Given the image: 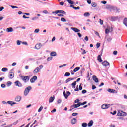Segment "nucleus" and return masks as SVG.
<instances>
[{
  "instance_id": "nucleus-1",
  "label": "nucleus",
  "mask_w": 127,
  "mask_h": 127,
  "mask_svg": "<svg viewBox=\"0 0 127 127\" xmlns=\"http://www.w3.org/2000/svg\"><path fill=\"white\" fill-rule=\"evenodd\" d=\"M86 104H87V101H85L82 103L79 102L77 104H74L71 107L70 111H75V110H76V108H78V107H80L81 105L84 106V105H86Z\"/></svg>"
},
{
  "instance_id": "nucleus-2",
  "label": "nucleus",
  "mask_w": 127,
  "mask_h": 127,
  "mask_svg": "<svg viewBox=\"0 0 127 127\" xmlns=\"http://www.w3.org/2000/svg\"><path fill=\"white\" fill-rule=\"evenodd\" d=\"M43 68V65H39V67H36L33 71V74H37V73L40 72L41 69Z\"/></svg>"
},
{
  "instance_id": "nucleus-3",
  "label": "nucleus",
  "mask_w": 127,
  "mask_h": 127,
  "mask_svg": "<svg viewBox=\"0 0 127 127\" xmlns=\"http://www.w3.org/2000/svg\"><path fill=\"white\" fill-rule=\"evenodd\" d=\"M31 89H32L31 86H28V87L26 88L24 91V95L25 96H27V95L29 94V92H30Z\"/></svg>"
},
{
  "instance_id": "nucleus-4",
  "label": "nucleus",
  "mask_w": 127,
  "mask_h": 127,
  "mask_svg": "<svg viewBox=\"0 0 127 127\" xmlns=\"http://www.w3.org/2000/svg\"><path fill=\"white\" fill-rule=\"evenodd\" d=\"M105 8L109 10V11H112V10H114L115 7L111 6V5H106Z\"/></svg>"
},
{
  "instance_id": "nucleus-5",
  "label": "nucleus",
  "mask_w": 127,
  "mask_h": 127,
  "mask_svg": "<svg viewBox=\"0 0 127 127\" xmlns=\"http://www.w3.org/2000/svg\"><path fill=\"white\" fill-rule=\"evenodd\" d=\"M21 79L24 81V83H27L29 81V76H21Z\"/></svg>"
},
{
  "instance_id": "nucleus-6",
  "label": "nucleus",
  "mask_w": 127,
  "mask_h": 127,
  "mask_svg": "<svg viewBox=\"0 0 127 127\" xmlns=\"http://www.w3.org/2000/svg\"><path fill=\"white\" fill-rule=\"evenodd\" d=\"M102 64L103 65V66H104V67H110V63H109L108 61H104V62H103L102 63Z\"/></svg>"
},
{
  "instance_id": "nucleus-7",
  "label": "nucleus",
  "mask_w": 127,
  "mask_h": 127,
  "mask_svg": "<svg viewBox=\"0 0 127 127\" xmlns=\"http://www.w3.org/2000/svg\"><path fill=\"white\" fill-rule=\"evenodd\" d=\"M117 116L119 117H125V116H127V113L125 112H118L117 113Z\"/></svg>"
},
{
  "instance_id": "nucleus-8",
  "label": "nucleus",
  "mask_w": 127,
  "mask_h": 127,
  "mask_svg": "<svg viewBox=\"0 0 127 127\" xmlns=\"http://www.w3.org/2000/svg\"><path fill=\"white\" fill-rule=\"evenodd\" d=\"M110 107H111V104H104L101 106L102 109H108V108H110Z\"/></svg>"
},
{
  "instance_id": "nucleus-9",
  "label": "nucleus",
  "mask_w": 127,
  "mask_h": 127,
  "mask_svg": "<svg viewBox=\"0 0 127 127\" xmlns=\"http://www.w3.org/2000/svg\"><path fill=\"white\" fill-rule=\"evenodd\" d=\"M37 80V76H34L31 79H30V82L32 83H35V81Z\"/></svg>"
},
{
  "instance_id": "nucleus-10",
  "label": "nucleus",
  "mask_w": 127,
  "mask_h": 127,
  "mask_svg": "<svg viewBox=\"0 0 127 127\" xmlns=\"http://www.w3.org/2000/svg\"><path fill=\"white\" fill-rule=\"evenodd\" d=\"M64 96L65 97V99H68V96H70L71 95V92H70L69 91H67L66 94V93H65V91H64Z\"/></svg>"
},
{
  "instance_id": "nucleus-11",
  "label": "nucleus",
  "mask_w": 127,
  "mask_h": 127,
  "mask_svg": "<svg viewBox=\"0 0 127 127\" xmlns=\"http://www.w3.org/2000/svg\"><path fill=\"white\" fill-rule=\"evenodd\" d=\"M15 86L19 87H22V84H21V83H20V82H19V81L15 82Z\"/></svg>"
},
{
  "instance_id": "nucleus-12",
  "label": "nucleus",
  "mask_w": 127,
  "mask_h": 127,
  "mask_svg": "<svg viewBox=\"0 0 127 127\" xmlns=\"http://www.w3.org/2000/svg\"><path fill=\"white\" fill-rule=\"evenodd\" d=\"M56 14H58V13H62V14H66V12L62 10H56Z\"/></svg>"
},
{
  "instance_id": "nucleus-13",
  "label": "nucleus",
  "mask_w": 127,
  "mask_h": 127,
  "mask_svg": "<svg viewBox=\"0 0 127 127\" xmlns=\"http://www.w3.org/2000/svg\"><path fill=\"white\" fill-rule=\"evenodd\" d=\"M93 80L95 82V83H99V79L97 78V76L93 75L92 77Z\"/></svg>"
},
{
  "instance_id": "nucleus-14",
  "label": "nucleus",
  "mask_w": 127,
  "mask_h": 127,
  "mask_svg": "<svg viewBox=\"0 0 127 127\" xmlns=\"http://www.w3.org/2000/svg\"><path fill=\"white\" fill-rule=\"evenodd\" d=\"M71 29L72 30H73V31H74V32H76V33L80 32V30H79V29H78L77 28L71 27Z\"/></svg>"
},
{
  "instance_id": "nucleus-15",
  "label": "nucleus",
  "mask_w": 127,
  "mask_h": 127,
  "mask_svg": "<svg viewBox=\"0 0 127 127\" xmlns=\"http://www.w3.org/2000/svg\"><path fill=\"white\" fill-rule=\"evenodd\" d=\"M9 79H12L14 77V73H13L12 72H11L9 73V76H8Z\"/></svg>"
},
{
  "instance_id": "nucleus-16",
  "label": "nucleus",
  "mask_w": 127,
  "mask_h": 127,
  "mask_svg": "<svg viewBox=\"0 0 127 127\" xmlns=\"http://www.w3.org/2000/svg\"><path fill=\"white\" fill-rule=\"evenodd\" d=\"M7 103L8 104V105H10L11 106H13V105H15L16 104V103L15 102L12 101H8Z\"/></svg>"
},
{
  "instance_id": "nucleus-17",
  "label": "nucleus",
  "mask_w": 127,
  "mask_h": 127,
  "mask_svg": "<svg viewBox=\"0 0 127 127\" xmlns=\"http://www.w3.org/2000/svg\"><path fill=\"white\" fill-rule=\"evenodd\" d=\"M13 32V28L12 27H9L6 29V32Z\"/></svg>"
},
{
  "instance_id": "nucleus-18",
  "label": "nucleus",
  "mask_w": 127,
  "mask_h": 127,
  "mask_svg": "<svg viewBox=\"0 0 127 127\" xmlns=\"http://www.w3.org/2000/svg\"><path fill=\"white\" fill-rule=\"evenodd\" d=\"M35 49H37V50L40 49V48H41V45H40V43L36 44L35 46Z\"/></svg>"
},
{
  "instance_id": "nucleus-19",
  "label": "nucleus",
  "mask_w": 127,
  "mask_h": 127,
  "mask_svg": "<svg viewBox=\"0 0 127 127\" xmlns=\"http://www.w3.org/2000/svg\"><path fill=\"white\" fill-rule=\"evenodd\" d=\"M21 100V97L20 96H17L15 98L16 102H20Z\"/></svg>"
},
{
  "instance_id": "nucleus-20",
  "label": "nucleus",
  "mask_w": 127,
  "mask_h": 127,
  "mask_svg": "<svg viewBox=\"0 0 127 127\" xmlns=\"http://www.w3.org/2000/svg\"><path fill=\"white\" fill-rule=\"evenodd\" d=\"M71 123L72 125H75L77 123V119L76 118H73L71 120Z\"/></svg>"
},
{
  "instance_id": "nucleus-21",
  "label": "nucleus",
  "mask_w": 127,
  "mask_h": 127,
  "mask_svg": "<svg viewBox=\"0 0 127 127\" xmlns=\"http://www.w3.org/2000/svg\"><path fill=\"white\" fill-rule=\"evenodd\" d=\"M55 97L54 96L51 97L49 100V103H52L54 101Z\"/></svg>"
},
{
  "instance_id": "nucleus-22",
  "label": "nucleus",
  "mask_w": 127,
  "mask_h": 127,
  "mask_svg": "<svg viewBox=\"0 0 127 127\" xmlns=\"http://www.w3.org/2000/svg\"><path fill=\"white\" fill-rule=\"evenodd\" d=\"M93 124H94V121H93V120H91L88 124V127H92L93 126Z\"/></svg>"
},
{
  "instance_id": "nucleus-23",
  "label": "nucleus",
  "mask_w": 127,
  "mask_h": 127,
  "mask_svg": "<svg viewBox=\"0 0 127 127\" xmlns=\"http://www.w3.org/2000/svg\"><path fill=\"white\" fill-rule=\"evenodd\" d=\"M74 80V78H69L67 79L65 81V83L67 84V83H69V82H70V81H72Z\"/></svg>"
},
{
  "instance_id": "nucleus-24",
  "label": "nucleus",
  "mask_w": 127,
  "mask_h": 127,
  "mask_svg": "<svg viewBox=\"0 0 127 127\" xmlns=\"http://www.w3.org/2000/svg\"><path fill=\"white\" fill-rule=\"evenodd\" d=\"M123 23L127 27V18H125L123 20Z\"/></svg>"
},
{
  "instance_id": "nucleus-25",
  "label": "nucleus",
  "mask_w": 127,
  "mask_h": 127,
  "mask_svg": "<svg viewBox=\"0 0 127 127\" xmlns=\"http://www.w3.org/2000/svg\"><path fill=\"white\" fill-rule=\"evenodd\" d=\"M90 13L89 12H85L84 14V16H85V17H89V16H90Z\"/></svg>"
},
{
  "instance_id": "nucleus-26",
  "label": "nucleus",
  "mask_w": 127,
  "mask_h": 127,
  "mask_svg": "<svg viewBox=\"0 0 127 127\" xmlns=\"http://www.w3.org/2000/svg\"><path fill=\"white\" fill-rule=\"evenodd\" d=\"M116 90L114 89H108L107 90V92H109V93H115Z\"/></svg>"
},
{
  "instance_id": "nucleus-27",
  "label": "nucleus",
  "mask_w": 127,
  "mask_h": 127,
  "mask_svg": "<svg viewBox=\"0 0 127 127\" xmlns=\"http://www.w3.org/2000/svg\"><path fill=\"white\" fill-rule=\"evenodd\" d=\"M97 59L99 62H102V61H103V60H102V58L101 57V55L98 56Z\"/></svg>"
},
{
  "instance_id": "nucleus-28",
  "label": "nucleus",
  "mask_w": 127,
  "mask_h": 127,
  "mask_svg": "<svg viewBox=\"0 0 127 127\" xmlns=\"http://www.w3.org/2000/svg\"><path fill=\"white\" fill-rule=\"evenodd\" d=\"M50 55H51V56H56V55H57L56 52H52L50 53Z\"/></svg>"
},
{
  "instance_id": "nucleus-29",
  "label": "nucleus",
  "mask_w": 127,
  "mask_h": 127,
  "mask_svg": "<svg viewBox=\"0 0 127 127\" xmlns=\"http://www.w3.org/2000/svg\"><path fill=\"white\" fill-rule=\"evenodd\" d=\"M113 10L116 11V12H120V8H117V7H114V9Z\"/></svg>"
},
{
  "instance_id": "nucleus-30",
  "label": "nucleus",
  "mask_w": 127,
  "mask_h": 127,
  "mask_svg": "<svg viewBox=\"0 0 127 127\" xmlns=\"http://www.w3.org/2000/svg\"><path fill=\"white\" fill-rule=\"evenodd\" d=\"M2 72H7L8 71V69L6 67H4L1 69Z\"/></svg>"
},
{
  "instance_id": "nucleus-31",
  "label": "nucleus",
  "mask_w": 127,
  "mask_h": 127,
  "mask_svg": "<svg viewBox=\"0 0 127 127\" xmlns=\"http://www.w3.org/2000/svg\"><path fill=\"white\" fill-rule=\"evenodd\" d=\"M71 86L73 89H75L76 88V81H74L73 83L71 84Z\"/></svg>"
},
{
  "instance_id": "nucleus-32",
  "label": "nucleus",
  "mask_w": 127,
  "mask_h": 127,
  "mask_svg": "<svg viewBox=\"0 0 127 127\" xmlns=\"http://www.w3.org/2000/svg\"><path fill=\"white\" fill-rule=\"evenodd\" d=\"M69 4H74V1L72 0H66Z\"/></svg>"
},
{
  "instance_id": "nucleus-33",
  "label": "nucleus",
  "mask_w": 127,
  "mask_h": 127,
  "mask_svg": "<svg viewBox=\"0 0 127 127\" xmlns=\"http://www.w3.org/2000/svg\"><path fill=\"white\" fill-rule=\"evenodd\" d=\"M110 20H111V21H115V20H117V17H111Z\"/></svg>"
},
{
  "instance_id": "nucleus-34",
  "label": "nucleus",
  "mask_w": 127,
  "mask_h": 127,
  "mask_svg": "<svg viewBox=\"0 0 127 127\" xmlns=\"http://www.w3.org/2000/svg\"><path fill=\"white\" fill-rule=\"evenodd\" d=\"M61 21L63 22H66L67 20H66V19H65V18H61Z\"/></svg>"
},
{
  "instance_id": "nucleus-35",
  "label": "nucleus",
  "mask_w": 127,
  "mask_h": 127,
  "mask_svg": "<svg viewBox=\"0 0 127 127\" xmlns=\"http://www.w3.org/2000/svg\"><path fill=\"white\" fill-rule=\"evenodd\" d=\"M80 69V67H76L73 70V72H78V71H79Z\"/></svg>"
},
{
  "instance_id": "nucleus-36",
  "label": "nucleus",
  "mask_w": 127,
  "mask_h": 127,
  "mask_svg": "<svg viewBox=\"0 0 127 127\" xmlns=\"http://www.w3.org/2000/svg\"><path fill=\"white\" fill-rule=\"evenodd\" d=\"M87 126H88V124H87L86 123H83L82 124V127H87Z\"/></svg>"
},
{
  "instance_id": "nucleus-37",
  "label": "nucleus",
  "mask_w": 127,
  "mask_h": 127,
  "mask_svg": "<svg viewBox=\"0 0 127 127\" xmlns=\"http://www.w3.org/2000/svg\"><path fill=\"white\" fill-rule=\"evenodd\" d=\"M91 6H92V7H96V6H97V3H96L95 2L92 3Z\"/></svg>"
},
{
  "instance_id": "nucleus-38",
  "label": "nucleus",
  "mask_w": 127,
  "mask_h": 127,
  "mask_svg": "<svg viewBox=\"0 0 127 127\" xmlns=\"http://www.w3.org/2000/svg\"><path fill=\"white\" fill-rule=\"evenodd\" d=\"M110 32V28L106 29L105 30V33L106 34H108V33H109Z\"/></svg>"
},
{
  "instance_id": "nucleus-39",
  "label": "nucleus",
  "mask_w": 127,
  "mask_h": 127,
  "mask_svg": "<svg viewBox=\"0 0 127 127\" xmlns=\"http://www.w3.org/2000/svg\"><path fill=\"white\" fill-rule=\"evenodd\" d=\"M94 33H95V35H97V36H98L99 37H100V38H101V37L100 36V34L99 33V32L95 31Z\"/></svg>"
},
{
  "instance_id": "nucleus-40",
  "label": "nucleus",
  "mask_w": 127,
  "mask_h": 127,
  "mask_svg": "<svg viewBox=\"0 0 127 127\" xmlns=\"http://www.w3.org/2000/svg\"><path fill=\"white\" fill-rule=\"evenodd\" d=\"M16 42L17 45H20L21 44V41H19V40H17Z\"/></svg>"
},
{
  "instance_id": "nucleus-41",
  "label": "nucleus",
  "mask_w": 127,
  "mask_h": 127,
  "mask_svg": "<svg viewBox=\"0 0 127 127\" xmlns=\"http://www.w3.org/2000/svg\"><path fill=\"white\" fill-rule=\"evenodd\" d=\"M12 83L11 81H8L7 82V86L10 87V86H11V84Z\"/></svg>"
},
{
  "instance_id": "nucleus-42",
  "label": "nucleus",
  "mask_w": 127,
  "mask_h": 127,
  "mask_svg": "<svg viewBox=\"0 0 127 127\" xmlns=\"http://www.w3.org/2000/svg\"><path fill=\"white\" fill-rule=\"evenodd\" d=\"M39 29H36L35 30H34V33H38V32H39Z\"/></svg>"
},
{
  "instance_id": "nucleus-43",
  "label": "nucleus",
  "mask_w": 127,
  "mask_h": 127,
  "mask_svg": "<svg viewBox=\"0 0 127 127\" xmlns=\"http://www.w3.org/2000/svg\"><path fill=\"white\" fill-rule=\"evenodd\" d=\"M81 50H82V51H83L82 54H86V50H85L84 49H83V48H81Z\"/></svg>"
},
{
  "instance_id": "nucleus-44",
  "label": "nucleus",
  "mask_w": 127,
  "mask_h": 127,
  "mask_svg": "<svg viewBox=\"0 0 127 127\" xmlns=\"http://www.w3.org/2000/svg\"><path fill=\"white\" fill-rule=\"evenodd\" d=\"M43 109V106H41L38 110V112H41Z\"/></svg>"
},
{
  "instance_id": "nucleus-45",
  "label": "nucleus",
  "mask_w": 127,
  "mask_h": 127,
  "mask_svg": "<svg viewBox=\"0 0 127 127\" xmlns=\"http://www.w3.org/2000/svg\"><path fill=\"white\" fill-rule=\"evenodd\" d=\"M99 22L101 25H103V23H104V21L100 19H99Z\"/></svg>"
},
{
  "instance_id": "nucleus-46",
  "label": "nucleus",
  "mask_w": 127,
  "mask_h": 127,
  "mask_svg": "<svg viewBox=\"0 0 127 127\" xmlns=\"http://www.w3.org/2000/svg\"><path fill=\"white\" fill-rule=\"evenodd\" d=\"M36 19H38V17H34L32 18V20H36Z\"/></svg>"
},
{
  "instance_id": "nucleus-47",
  "label": "nucleus",
  "mask_w": 127,
  "mask_h": 127,
  "mask_svg": "<svg viewBox=\"0 0 127 127\" xmlns=\"http://www.w3.org/2000/svg\"><path fill=\"white\" fill-rule=\"evenodd\" d=\"M100 46H101V44H100V43H97L96 44V48H99V47H100Z\"/></svg>"
},
{
  "instance_id": "nucleus-48",
  "label": "nucleus",
  "mask_w": 127,
  "mask_h": 127,
  "mask_svg": "<svg viewBox=\"0 0 127 127\" xmlns=\"http://www.w3.org/2000/svg\"><path fill=\"white\" fill-rule=\"evenodd\" d=\"M66 66H67V64H64L63 65H61L59 67V68H63V67H66Z\"/></svg>"
},
{
  "instance_id": "nucleus-49",
  "label": "nucleus",
  "mask_w": 127,
  "mask_h": 127,
  "mask_svg": "<svg viewBox=\"0 0 127 127\" xmlns=\"http://www.w3.org/2000/svg\"><path fill=\"white\" fill-rule=\"evenodd\" d=\"M64 76H70V73L69 72H66L64 74Z\"/></svg>"
},
{
  "instance_id": "nucleus-50",
  "label": "nucleus",
  "mask_w": 127,
  "mask_h": 127,
  "mask_svg": "<svg viewBox=\"0 0 127 127\" xmlns=\"http://www.w3.org/2000/svg\"><path fill=\"white\" fill-rule=\"evenodd\" d=\"M50 60H52V57H49L47 58V61H50Z\"/></svg>"
},
{
  "instance_id": "nucleus-51",
  "label": "nucleus",
  "mask_w": 127,
  "mask_h": 127,
  "mask_svg": "<svg viewBox=\"0 0 127 127\" xmlns=\"http://www.w3.org/2000/svg\"><path fill=\"white\" fill-rule=\"evenodd\" d=\"M113 53L114 55H117V54H118V51H113Z\"/></svg>"
},
{
  "instance_id": "nucleus-52",
  "label": "nucleus",
  "mask_w": 127,
  "mask_h": 127,
  "mask_svg": "<svg viewBox=\"0 0 127 127\" xmlns=\"http://www.w3.org/2000/svg\"><path fill=\"white\" fill-rule=\"evenodd\" d=\"M73 9H75V10H78V9H80V7H79V6H78V7H73Z\"/></svg>"
},
{
  "instance_id": "nucleus-53",
  "label": "nucleus",
  "mask_w": 127,
  "mask_h": 127,
  "mask_svg": "<svg viewBox=\"0 0 127 127\" xmlns=\"http://www.w3.org/2000/svg\"><path fill=\"white\" fill-rule=\"evenodd\" d=\"M43 13H45V14H47V13H48V11H47V10H45L43 11Z\"/></svg>"
},
{
  "instance_id": "nucleus-54",
  "label": "nucleus",
  "mask_w": 127,
  "mask_h": 127,
  "mask_svg": "<svg viewBox=\"0 0 127 127\" xmlns=\"http://www.w3.org/2000/svg\"><path fill=\"white\" fill-rule=\"evenodd\" d=\"M87 1L88 4H91V3H92V1L91 0H87Z\"/></svg>"
},
{
  "instance_id": "nucleus-55",
  "label": "nucleus",
  "mask_w": 127,
  "mask_h": 127,
  "mask_svg": "<svg viewBox=\"0 0 127 127\" xmlns=\"http://www.w3.org/2000/svg\"><path fill=\"white\" fill-rule=\"evenodd\" d=\"M22 44H24V45H28L27 42H22Z\"/></svg>"
},
{
  "instance_id": "nucleus-56",
  "label": "nucleus",
  "mask_w": 127,
  "mask_h": 127,
  "mask_svg": "<svg viewBox=\"0 0 127 127\" xmlns=\"http://www.w3.org/2000/svg\"><path fill=\"white\" fill-rule=\"evenodd\" d=\"M111 41H112V38H108L107 39V41H108V42H111Z\"/></svg>"
},
{
  "instance_id": "nucleus-57",
  "label": "nucleus",
  "mask_w": 127,
  "mask_h": 127,
  "mask_svg": "<svg viewBox=\"0 0 127 127\" xmlns=\"http://www.w3.org/2000/svg\"><path fill=\"white\" fill-rule=\"evenodd\" d=\"M61 102H62V100H60V99H59L58 101H57V103L58 104H60L61 103Z\"/></svg>"
},
{
  "instance_id": "nucleus-58",
  "label": "nucleus",
  "mask_w": 127,
  "mask_h": 127,
  "mask_svg": "<svg viewBox=\"0 0 127 127\" xmlns=\"http://www.w3.org/2000/svg\"><path fill=\"white\" fill-rule=\"evenodd\" d=\"M84 40L86 41H88V40H89V38H88V36H86L84 38Z\"/></svg>"
},
{
  "instance_id": "nucleus-59",
  "label": "nucleus",
  "mask_w": 127,
  "mask_h": 127,
  "mask_svg": "<svg viewBox=\"0 0 127 127\" xmlns=\"http://www.w3.org/2000/svg\"><path fill=\"white\" fill-rule=\"evenodd\" d=\"M86 93H87V91L86 90H82V94H86Z\"/></svg>"
},
{
  "instance_id": "nucleus-60",
  "label": "nucleus",
  "mask_w": 127,
  "mask_h": 127,
  "mask_svg": "<svg viewBox=\"0 0 127 127\" xmlns=\"http://www.w3.org/2000/svg\"><path fill=\"white\" fill-rule=\"evenodd\" d=\"M110 114H112V115H116L117 114V112H111Z\"/></svg>"
},
{
  "instance_id": "nucleus-61",
  "label": "nucleus",
  "mask_w": 127,
  "mask_h": 127,
  "mask_svg": "<svg viewBox=\"0 0 127 127\" xmlns=\"http://www.w3.org/2000/svg\"><path fill=\"white\" fill-rule=\"evenodd\" d=\"M11 7H12V8H18V7L13 5H11Z\"/></svg>"
},
{
  "instance_id": "nucleus-62",
  "label": "nucleus",
  "mask_w": 127,
  "mask_h": 127,
  "mask_svg": "<svg viewBox=\"0 0 127 127\" xmlns=\"http://www.w3.org/2000/svg\"><path fill=\"white\" fill-rule=\"evenodd\" d=\"M12 66H16V63L15 62L13 63L12 64Z\"/></svg>"
},
{
  "instance_id": "nucleus-63",
  "label": "nucleus",
  "mask_w": 127,
  "mask_h": 127,
  "mask_svg": "<svg viewBox=\"0 0 127 127\" xmlns=\"http://www.w3.org/2000/svg\"><path fill=\"white\" fill-rule=\"evenodd\" d=\"M57 15H58V16H59V17L64 16V15L62 14H58Z\"/></svg>"
},
{
  "instance_id": "nucleus-64",
  "label": "nucleus",
  "mask_w": 127,
  "mask_h": 127,
  "mask_svg": "<svg viewBox=\"0 0 127 127\" xmlns=\"http://www.w3.org/2000/svg\"><path fill=\"white\" fill-rule=\"evenodd\" d=\"M101 3H103V4H106L107 3V1H101Z\"/></svg>"
}]
</instances>
